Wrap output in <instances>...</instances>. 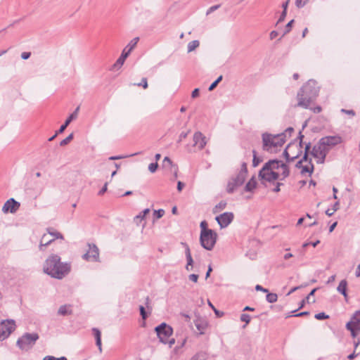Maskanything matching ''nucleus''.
<instances>
[{"instance_id": "nucleus-1", "label": "nucleus", "mask_w": 360, "mask_h": 360, "mask_svg": "<svg viewBox=\"0 0 360 360\" xmlns=\"http://www.w3.org/2000/svg\"><path fill=\"white\" fill-rule=\"evenodd\" d=\"M70 271V263L61 262L60 257L56 254L49 255L43 264V271L46 274L59 280L65 278Z\"/></svg>"}, {"instance_id": "nucleus-2", "label": "nucleus", "mask_w": 360, "mask_h": 360, "mask_svg": "<svg viewBox=\"0 0 360 360\" xmlns=\"http://www.w3.org/2000/svg\"><path fill=\"white\" fill-rule=\"evenodd\" d=\"M319 86L314 79H309L297 93V106L309 109V105L319 96Z\"/></svg>"}, {"instance_id": "nucleus-3", "label": "nucleus", "mask_w": 360, "mask_h": 360, "mask_svg": "<svg viewBox=\"0 0 360 360\" xmlns=\"http://www.w3.org/2000/svg\"><path fill=\"white\" fill-rule=\"evenodd\" d=\"M286 135L285 133L273 136L270 134H263V148L269 151L271 148L282 146L285 142Z\"/></svg>"}, {"instance_id": "nucleus-4", "label": "nucleus", "mask_w": 360, "mask_h": 360, "mask_svg": "<svg viewBox=\"0 0 360 360\" xmlns=\"http://www.w3.org/2000/svg\"><path fill=\"white\" fill-rule=\"evenodd\" d=\"M39 338V335L37 333H25L18 339L16 345L22 351L28 352L33 348Z\"/></svg>"}, {"instance_id": "nucleus-5", "label": "nucleus", "mask_w": 360, "mask_h": 360, "mask_svg": "<svg viewBox=\"0 0 360 360\" xmlns=\"http://www.w3.org/2000/svg\"><path fill=\"white\" fill-rule=\"evenodd\" d=\"M155 330L161 342L164 344H169L170 347L174 344V338H171L173 329L166 323H162L159 326H156Z\"/></svg>"}, {"instance_id": "nucleus-6", "label": "nucleus", "mask_w": 360, "mask_h": 360, "mask_svg": "<svg viewBox=\"0 0 360 360\" xmlns=\"http://www.w3.org/2000/svg\"><path fill=\"white\" fill-rule=\"evenodd\" d=\"M217 240V234L214 231H207V232H202L200 234V243L201 246L207 250H213Z\"/></svg>"}, {"instance_id": "nucleus-7", "label": "nucleus", "mask_w": 360, "mask_h": 360, "mask_svg": "<svg viewBox=\"0 0 360 360\" xmlns=\"http://www.w3.org/2000/svg\"><path fill=\"white\" fill-rule=\"evenodd\" d=\"M139 40V37H135L129 42V44L122 50L120 56L118 58V59L113 65V68L120 69L122 67L126 58L129 56L132 50L136 46Z\"/></svg>"}, {"instance_id": "nucleus-8", "label": "nucleus", "mask_w": 360, "mask_h": 360, "mask_svg": "<svg viewBox=\"0 0 360 360\" xmlns=\"http://www.w3.org/2000/svg\"><path fill=\"white\" fill-rule=\"evenodd\" d=\"M330 150L326 148V146L321 143V140L314 146L311 155L317 158L318 164H323L325 162L326 158L329 153Z\"/></svg>"}, {"instance_id": "nucleus-9", "label": "nucleus", "mask_w": 360, "mask_h": 360, "mask_svg": "<svg viewBox=\"0 0 360 360\" xmlns=\"http://www.w3.org/2000/svg\"><path fill=\"white\" fill-rule=\"evenodd\" d=\"M347 330L351 332L353 337L360 330V310L356 311L351 316L350 321L346 323Z\"/></svg>"}, {"instance_id": "nucleus-10", "label": "nucleus", "mask_w": 360, "mask_h": 360, "mask_svg": "<svg viewBox=\"0 0 360 360\" xmlns=\"http://www.w3.org/2000/svg\"><path fill=\"white\" fill-rule=\"evenodd\" d=\"M15 322L11 321H3L0 323V340H4L15 330Z\"/></svg>"}, {"instance_id": "nucleus-11", "label": "nucleus", "mask_w": 360, "mask_h": 360, "mask_svg": "<svg viewBox=\"0 0 360 360\" xmlns=\"http://www.w3.org/2000/svg\"><path fill=\"white\" fill-rule=\"evenodd\" d=\"M89 250L82 256V258L86 261L98 262L99 259V250L96 244L88 243Z\"/></svg>"}, {"instance_id": "nucleus-12", "label": "nucleus", "mask_w": 360, "mask_h": 360, "mask_svg": "<svg viewBox=\"0 0 360 360\" xmlns=\"http://www.w3.org/2000/svg\"><path fill=\"white\" fill-rule=\"evenodd\" d=\"M234 214L231 212H224L215 217V220L221 229L227 227L233 220Z\"/></svg>"}, {"instance_id": "nucleus-13", "label": "nucleus", "mask_w": 360, "mask_h": 360, "mask_svg": "<svg viewBox=\"0 0 360 360\" xmlns=\"http://www.w3.org/2000/svg\"><path fill=\"white\" fill-rule=\"evenodd\" d=\"M245 178L241 175L237 174L235 177L229 181L226 191L228 193H233L239 186L245 182Z\"/></svg>"}, {"instance_id": "nucleus-14", "label": "nucleus", "mask_w": 360, "mask_h": 360, "mask_svg": "<svg viewBox=\"0 0 360 360\" xmlns=\"http://www.w3.org/2000/svg\"><path fill=\"white\" fill-rule=\"evenodd\" d=\"M320 140L321 143L326 146V148H328L329 150H330L334 146L341 143L342 141V137L338 135L324 136Z\"/></svg>"}, {"instance_id": "nucleus-15", "label": "nucleus", "mask_w": 360, "mask_h": 360, "mask_svg": "<svg viewBox=\"0 0 360 360\" xmlns=\"http://www.w3.org/2000/svg\"><path fill=\"white\" fill-rule=\"evenodd\" d=\"M20 204L16 201L14 198L8 199L4 205L2 211L4 213H15L19 209Z\"/></svg>"}, {"instance_id": "nucleus-16", "label": "nucleus", "mask_w": 360, "mask_h": 360, "mask_svg": "<svg viewBox=\"0 0 360 360\" xmlns=\"http://www.w3.org/2000/svg\"><path fill=\"white\" fill-rule=\"evenodd\" d=\"M259 177L268 182H272L279 178V174L273 170H263V167L259 172Z\"/></svg>"}, {"instance_id": "nucleus-17", "label": "nucleus", "mask_w": 360, "mask_h": 360, "mask_svg": "<svg viewBox=\"0 0 360 360\" xmlns=\"http://www.w3.org/2000/svg\"><path fill=\"white\" fill-rule=\"evenodd\" d=\"M193 146H197L201 150L207 144L206 137L200 131H196L193 137Z\"/></svg>"}, {"instance_id": "nucleus-18", "label": "nucleus", "mask_w": 360, "mask_h": 360, "mask_svg": "<svg viewBox=\"0 0 360 360\" xmlns=\"http://www.w3.org/2000/svg\"><path fill=\"white\" fill-rule=\"evenodd\" d=\"M194 324L199 331V333L201 335L205 333V331L208 326L207 321L200 316H197L194 320Z\"/></svg>"}, {"instance_id": "nucleus-19", "label": "nucleus", "mask_w": 360, "mask_h": 360, "mask_svg": "<svg viewBox=\"0 0 360 360\" xmlns=\"http://www.w3.org/2000/svg\"><path fill=\"white\" fill-rule=\"evenodd\" d=\"M79 110V107L78 106L75 111L70 115V116L66 119L65 122L60 127L58 130V133H63L67 127L70 124V122L77 117L78 112Z\"/></svg>"}, {"instance_id": "nucleus-20", "label": "nucleus", "mask_w": 360, "mask_h": 360, "mask_svg": "<svg viewBox=\"0 0 360 360\" xmlns=\"http://www.w3.org/2000/svg\"><path fill=\"white\" fill-rule=\"evenodd\" d=\"M283 163L281 160L277 159L270 160L266 162L263 166V170H273L281 168V164Z\"/></svg>"}, {"instance_id": "nucleus-21", "label": "nucleus", "mask_w": 360, "mask_h": 360, "mask_svg": "<svg viewBox=\"0 0 360 360\" xmlns=\"http://www.w3.org/2000/svg\"><path fill=\"white\" fill-rule=\"evenodd\" d=\"M54 240H55V238L49 239V236L46 234H44L40 240V244L39 246V250L44 251L45 248H46L49 245H50Z\"/></svg>"}, {"instance_id": "nucleus-22", "label": "nucleus", "mask_w": 360, "mask_h": 360, "mask_svg": "<svg viewBox=\"0 0 360 360\" xmlns=\"http://www.w3.org/2000/svg\"><path fill=\"white\" fill-rule=\"evenodd\" d=\"M92 333L96 339V345L98 347L99 351L101 352V333L98 328H93Z\"/></svg>"}, {"instance_id": "nucleus-23", "label": "nucleus", "mask_w": 360, "mask_h": 360, "mask_svg": "<svg viewBox=\"0 0 360 360\" xmlns=\"http://www.w3.org/2000/svg\"><path fill=\"white\" fill-rule=\"evenodd\" d=\"M291 143H289L286 148L283 151V156L284 158H285L286 161L288 162H292L294 161L295 160H296L300 155V154L302 153V150H300L299 153L295 155V156H293V157H290L288 152V148L290 146Z\"/></svg>"}, {"instance_id": "nucleus-24", "label": "nucleus", "mask_w": 360, "mask_h": 360, "mask_svg": "<svg viewBox=\"0 0 360 360\" xmlns=\"http://www.w3.org/2000/svg\"><path fill=\"white\" fill-rule=\"evenodd\" d=\"M337 290L341 295L347 292V280L343 279L340 282V283L337 288Z\"/></svg>"}, {"instance_id": "nucleus-25", "label": "nucleus", "mask_w": 360, "mask_h": 360, "mask_svg": "<svg viewBox=\"0 0 360 360\" xmlns=\"http://www.w3.org/2000/svg\"><path fill=\"white\" fill-rule=\"evenodd\" d=\"M70 305H66V304L60 306L58 311V314L59 315H62V316H66L68 314H71L72 311L71 309H70Z\"/></svg>"}, {"instance_id": "nucleus-26", "label": "nucleus", "mask_w": 360, "mask_h": 360, "mask_svg": "<svg viewBox=\"0 0 360 360\" xmlns=\"http://www.w3.org/2000/svg\"><path fill=\"white\" fill-rule=\"evenodd\" d=\"M257 186V181L254 176H252L249 181L246 184L245 186V191L250 192L252 191Z\"/></svg>"}, {"instance_id": "nucleus-27", "label": "nucleus", "mask_w": 360, "mask_h": 360, "mask_svg": "<svg viewBox=\"0 0 360 360\" xmlns=\"http://www.w3.org/2000/svg\"><path fill=\"white\" fill-rule=\"evenodd\" d=\"M281 168L283 169V172L281 174V175L283 176V178L281 179V180H283L289 176L290 171H289L288 165L283 162L281 164Z\"/></svg>"}, {"instance_id": "nucleus-28", "label": "nucleus", "mask_w": 360, "mask_h": 360, "mask_svg": "<svg viewBox=\"0 0 360 360\" xmlns=\"http://www.w3.org/2000/svg\"><path fill=\"white\" fill-rule=\"evenodd\" d=\"M266 300L269 303H274L278 300V295L276 293L268 292L266 296Z\"/></svg>"}, {"instance_id": "nucleus-29", "label": "nucleus", "mask_w": 360, "mask_h": 360, "mask_svg": "<svg viewBox=\"0 0 360 360\" xmlns=\"http://www.w3.org/2000/svg\"><path fill=\"white\" fill-rule=\"evenodd\" d=\"M200 45V42L198 40H193L190 41L188 44V52H191L194 51L197 47H198Z\"/></svg>"}, {"instance_id": "nucleus-30", "label": "nucleus", "mask_w": 360, "mask_h": 360, "mask_svg": "<svg viewBox=\"0 0 360 360\" xmlns=\"http://www.w3.org/2000/svg\"><path fill=\"white\" fill-rule=\"evenodd\" d=\"M47 231H48L49 234L52 236L53 238H55V240L64 238L63 236L60 233L54 231L53 229H48Z\"/></svg>"}, {"instance_id": "nucleus-31", "label": "nucleus", "mask_w": 360, "mask_h": 360, "mask_svg": "<svg viewBox=\"0 0 360 360\" xmlns=\"http://www.w3.org/2000/svg\"><path fill=\"white\" fill-rule=\"evenodd\" d=\"M309 164L311 165L310 167L309 166H303L302 168V171H301V173L302 174H304V173H309V175H311L313 172H314V165L311 162V159H309Z\"/></svg>"}, {"instance_id": "nucleus-32", "label": "nucleus", "mask_w": 360, "mask_h": 360, "mask_svg": "<svg viewBox=\"0 0 360 360\" xmlns=\"http://www.w3.org/2000/svg\"><path fill=\"white\" fill-rule=\"evenodd\" d=\"M226 205L227 204H226V202L225 201H224V200L220 201L214 207V210H213L214 213H216V212H217L219 211H221V210L225 209L226 207Z\"/></svg>"}, {"instance_id": "nucleus-33", "label": "nucleus", "mask_w": 360, "mask_h": 360, "mask_svg": "<svg viewBox=\"0 0 360 360\" xmlns=\"http://www.w3.org/2000/svg\"><path fill=\"white\" fill-rule=\"evenodd\" d=\"M149 212H150L149 208H146V209L143 210L139 215L135 217L134 221L136 222L138 221V220L141 221L142 219H143L145 218L146 215L147 214H148Z\"/></svg>"}, {"instance_id": "nucleus-34", "label": "nucleus", "mask_w": 360, "mask_h": 360, "mask_svg": "<svg viewBox=\"0 0 360 360\" xmlns=\"http://www.w3.org/2000/svg\"><path fill=\"white\" fill-rule=\"evenodd\" d=\"M223 79V76L222 75H220L217 77V79L214 81L209 86L208 88V90L210 91H213L216 87L218 85V84Z\"/></svg>"}, {"instance_id": "nucleus-35", "label": "nucleus", "mask_w": 360, "mask_h": 360, "mask_svg": "<svg viewBox=\"0 0 360 360\" xmlns=\"http://www.w3.org/2000/svg\"><path fill=\"white\" fill-rule=\"evenodd\" d=\"M240 319L241 321L245 322V325L243 326V328L246 327V325L250 322L251 318L250 316L248 314H242L240 315Z\"/></svg>"}, {"instance_id": "nucleus-36", "label": "nucleus", "mask_w": 360, "mask_h": 360, "mask_svg": "<svg viewBox=\"0 0 360 360\" xmlns=\"http://www.w3.org/2000/svg\"><path fill=\"white\" fill-rule=\"evenodd\" d=\"M207 355L204 352H199L194 355L191 360H206Z\"/></svg>"}, {"instance_id": "nucleus-37", "label": "nucleus", "mask_w": 360, "mask_h": 360, "mask_svg": "<svg viewBox=\"0 0 360 360\" xmlns=\"http://www.w3.org/2000/svg\"><path fill=\"white\" fill-rule=\"evenodd\" d=\"M247 173H248L247 164L245 162H243L241 165L240 170L238 174L241 175L242 176H243L246 179Z\"/></svg>"}, {"instance_id": "nucleus-38", "label": "nucleus", "mask_w": 360, "mask_h": 360, "mask_svg": "<svg viewBox=\"0 0 360 360\" xmlns=\"http://www.w3.org/2000/svg\"><path fill=\"white\" fill-rule=\"evenodd\" d=\"M73 134H70L68 136L60 142V146H65L68 145L73 139Z\"/></svg>"}, {"instance_id": "nucleus-39", "label": "nucleus", "mask_w": 360, "mask_h": 360, "mask_svg": "<svg viewBox=\"0 0 360 360\" xmlns=\"http://www.w3.org/2000/svg\"><path fill=\"white\" fill-rule=\"evenodd\" d=\"M208 224L207 222L205 220H203L200 222V233L202 232H207V231H212V229H208Z\"/></svg>"}, {"instance_id": "nucleus-40", "label": "nucleus", "mask_w": 360, "mask_h": 360, "mask_svg": "<svg viewBox=\"0 0 360 360\" xmlns=\"http://www.w3.org/2000/svg\"><path fill=\"white\" fill-rule=\"evenodd\" d=\"M165 214V210L163 209H159L158 210H154L153 216L155 219H160Z\"/></svg>"}, {"instance_id": "nucleus-41", "label": "nucleus", "mask_w": 360, "mask_h": 360, "mask_svg": "<svg viewBox=\"0 0 360 360\" xmlns=\"http://www.w3.org/2000/svg\"><path fill=\"white\" fill-rule=\"evenodd\" d=\"M252 153H253L252 166L257 167L262 160V159L257 157L255 150H253Z\"/></svg>"}, {"instance_id": "nucleus-42", "label": "nucleus", "mask_w": 360, "mask_h": 360, "mask_svg": "<svg viewBox=\"0 0 360 360\" xmlns=\"http://www.w3.org/2000/svg\"><path fill=\"white\" fill-rule=\"evenodd\" d=\"M314 318L317 320H325L329 318V316L324 312L316 314Z\"/></svg>"}, {"instance_id": "nucleus-43", "label": "nucleus", "mask_w": 360, "mask_h": 360, "mask_svg": "<svg viewBox=\"0 0 360 360\" xmlns=\"http://www.w3.org/2000/svg\"><path fill=\"white\" fill-rule=\"evenodd\" d=\"M293 23H294V20H291L290 22H288L287 23L282 37L285 36L286 34H288L290 32Z\"/></svg>"}, {"instance_id": "nucleus-44", "label": "nucleus", "mask_w": 360, "mask_h": 360, "mask_svg": "<svg viewBox=\"0 0 360 360\" xmlns=\"http://www.w3.org/2000/svg\"><path fill=\"white\" fill-rule=\"evenodd\" d=\"M309 1V0H296L295 6L298 8H303Z\"/></svg>"}, {"instance_id": "nucleus-45", "label": "nucleus", "mask_w": 360, "mask_h": 360, "mask_svg": "<svg viewBox=\"0 0 360 360\" xmlns=\"http://www.w3.org/2000/svg\"><path fill=\"white\" fill-rule=\"evenodd\" d=\"M158 168V164L157 162H152L150 163L149 165H148V170L151 172V173H154L157 171Z\"/></svg>"}, {"instance_id": "nucleus-46", "label": "nucleus", "mask_w": 360, "mask_h": 360, "mask_svg": "<svg viewBox=\"0 0 360 360\" xmlns=\"http://www.w3.org/2000/svg\"><path fill=\"white\" fill-rule=\"evenodd\" d=\"M140 314L143 320L148 318V314L146 311L145 307L142 305L139 306Z\"/></svg>"}, {"instance_id": "nucleus-47", "label": "nucleus", "mask_w": 360, "mask_h": 360, "mask_svg": "<svg viewBox=\"0 0 360 360\" xmlns=\"http://www.w3.org/2000/svg\"><path fill=\"white\" fill-rule=\"evenodd\" d=\"M134 85H137L138 86H142L143 89L148 88V81L147 78L143 77L141 82L139 84H134Z\"/></svg>"}, {"instance_id": "nucleus-48", "label": "nucleus", "mask_w": 360, "mask_h": 360, "mask_svg": "<svg viewBox=\"0 0 360 360\" xmlns=\"http://www.w3.org/2000/svg\"><path fill=\"white\" fill-rule=\"evenodd\" d=\"M181 245L185 248L186 257L187 258V257H192L191 254V250H190V248L188 245V244L186 243H181Z\"/></svg>"}, {"instance_id": "nucleus-49", "label": "nucleus", "mask_w": 360, "mask_h": 360, "mask_svg": "<svg viewBox=\"0 0 360 360\" xmlns=\"http://www.w3.org/2000/svg\"><path fill=\"white\" fill-rule=\"evenodd\" d=\"M43 360H68L66 357L65 356H61V357H59V358H56L55 356H46L44 358Z\"/></svg>"}, {"instance_id": "nucleus-50", "label": "nucleus", "mask_w": 360, "mask_h": 360, "mask_svg": "<svg viewBox=\"0 0 360 360\" xmlns=\"http://www.w3.org/2000/svg\"><path fill=\"white\" fill-rule=\"evenodd\" d=\"M163 162L165 164V165H166V164H167L168 165L171 166V167H174V166H176V165H174L172 161L171 160V159L169 158V157H165L164 160H163Z\"/></svg>"}, {"instance_id": "nucleus-51", "label": "nucleus", "mask_w": 360, "mask_h": 360, "mask_svg": "<svg viewBox=\"0 0 360 360\" xmlns=\"http://www.w3.org/2000/svg\"><path fill=\"white\" fill-rule=\"evenodd\" d=\"M308 285V283H304V284H302L301 285H299V286H295V287H293L292 288H291V290L288 292V295H290L291 293L295 292L297 290L301 288H303V287H306Z\"/></svg>"}, {"instance_id": "nucleus-52", "label": "nucleus", "mask_w": 360, "mask_h": 360, "mask_svg": "<svg viewBox=\"0 0 360 360\" xmlns=\"http://www.w3.org/2000/svg\"><path fill=\"white\" fill-rule=\"evenodd\" d=\"M286 15H287V11H283L281 14V15H280V17H279V18H278V21H277V22H276V24H278V23L281 22H283L285 20V18L286 17Z\"/></svg>"}, {"instance_id": "nucleus-53", "label": "nucleus", "mask_w": 360, "mask_h": 360, "mask_svg": "<svg viewBox=\"0 0 360 360\" xmlns=\"http://www.w3.org/2000/svg\"><path fill=\"white\" fill-rule=\"evenodd\" d=\"M318 290L317 288H314L311 290V291L309 293V295L306 297V300L307 302H310L311 297L314 296L316 291Z\"/></svg>"}, {"instance_id": "nucleus-54", "label": "nucleus", "mask_w": 360, "mask_h": 360, "mask_svg": "<svg viewBox=\"0 0 360 360\" xmlns=\"http://www.w3.org/2000/svg\"><path fill=\"white\" fill-rule=\"evenodd\" d=\"M307 302V300L306 298L302 300L300 302V304H299V307L295 309V310H293L292 311V313H295L297 312L298 310H300V309L303 308L304 304H305V302Z\"/></svg>"}, {"instance_id": "nucleus-55", "label": "nucleus", "mask_w": 360, "mask_h": 360, "mask_svg": "<svg viewBox=\"0 0 360 360\" xmlns=\"http://www.w3.org/2000/svg\"><path fill=\"white\" fill-rule=\"evenodd\" d=\"M188 278H189L190 281L196 283L198 281V274H192L189 275Z\"/></svg>"}, {"instance_id": "nucleus-56", "label": "nucleus", "mask_w": 360, "mask_h": 360, "mask_svg": "<svg viewBox=\"0 0 360 360\" xmlns=\"http://www.w3.org/2000/svg\"><path fill=\"white\" fill-rule=\"evenodd\" d=\"M107 188H108V183L106 182L104 184V186H103V188L98 191V195H103L106 192Z\"/></svg>"}, {"instance_id": "nucleus-57", "label": "nucleus", "mask_w": 360, "mask_h": 360, "mask_svg": "<svg viewBox=\"0 0 360 360\" xmlns=\"http://www.w3.org/2000/svg\"><path fill=\"white\" fill-rule=\"evenodd\" d=\"M219 5H214V6H211L207 11V13L206 14L207 15H209L210 13H211L212 12L214 11L215 10H217L218 8H219Z\"/></svg>"}, {"instance_id": "nucleus-58", "label": "nucleus", "mask_w": 360, "mask_h": 360, "mask_svg": "<svg viewBox=\"0 0 360 360\" xmlns=\"http://www.w3.org/2000/svg\"><path fill=\"white\" fill-rule=\"evenodd\" d=\"M341 112H344L345 114H347V115H350L352 116H354L355 115V112L353 110L342 109Z\"/></svg>"}, {"instance_id": "nucleus-59", "label": "nucleus", "mask_w": 360, "mask_h": 360, "mask_svg": "<svg viewBox=\"0 0 360 360\" xmlns=\"http://www.w3.org/2000/svg\"><path fill=\"white\" fill-rule=\"evenodd\" d=\"M199 92H200L199 89H198V88L195 89L192 91V93H191V97H192L193 98H197V97L199 96Z\"/></svg>"}, {"instance_id": "nucleus-60", "label": "nucleus", "mask_w": 360, "mask_h": 360, "mask_svg": "<svg viewBox=\"0 0 360 360\" xmlns=\"http://www.w3.org/2000/svg\"><path fill=\"white\" fill-rule=\"evenodd\" d=\"M314 113H319L321 112L322 108L320 105H317L315 108H309Z\"/></svg>"}, {"instance_id": "nucleus-61", "label": "nucleus", "mask_w": 360, "mask_h": 360, "mask_svg": "<svg viewBox=\"0 0 360 360\" xmlns=\"http://www.w3.org/2000/svg\"><path fill=\"white\" fill-rule=\"evenodd\" d=\"M255 290L257 291H262V292H268V290L266 288H263L262 285H257L255 286Z\"/></svg>"}, {"instance_id": "nucleus-62", "label": "nucleus", "mask_w": 360, "mask_h": 360, "mask_svg": "<svg viewBox=\"0 0 360 360\" xmlns=\"http://www.w3.org/2000/svg\"><path fill=\"white\" fill-rule=\"evenodd\" d=\"M30 56H31L30 52H22L21 54V58L23 60H27L30 57Z\"/></svg>"}, {"instance_id": "nucleus-63", "label": "nucleus", "mask_w": 360, "mask_h": 360, "mask_svg": "<svg viewBox=\"0 0 360 360\" xmlns=\"http://www.w3.org/2000/svg\"><path fill=\"white\" fill-rule=\"evenodd\" d=\"M184 186H185V184L183 182L179 181L177 182V187H176L178 191L181 192L182 191V189L184 188Z\"/></svg>"}, {"instance_id": "nucleus-64", "label": "nucleus", "mask_w": 360, "mask_h": 360, "mask_svg": "<svg viewBox=\"0 0 360 360\" xmlns=\"http://www.w3.org/2000/svg\"><path fill=\"white\" fill-rule=\"evenodd\" d=\"M278 33L277 31H276V30L271 31L270 33V39H275L278 36Z\"/></svg>"}]
</instances>
